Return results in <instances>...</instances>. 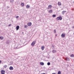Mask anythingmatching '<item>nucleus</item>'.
Here are the masks:
<instances>
[{
    "mask_svg": "<svg viewBox=\"0 0 74 74\" xmlns=\"http://www.w3.org/2000/svg\"><path fill=\"white\" fill-rule=\"evenodd\" d=\"M56 19L57 21H59V20H60V21H61V20H62V17L61 16H60L56 18Z\"/></svg>",
    "mask_w": 74,
    "mask_h": 74,
    "instance_id": "obj_1",
    "label": "nucleus"
},
{
    "mask_svg": "<svg viewBox=\"0 0 74 74\" xmlns=\"http://www.w3.org/2000/svg\"><path fill=\"white\" fill-rule=\"evenodd\" d=\"M36 41H33L31 43V45L32 46L34 47V45L36 44Z\"/></svg>",
    "mask_w": 74,
    "mask_h": 74,
    "instance_id": "obj_2",
    "label": "nucleus"
},
{
    "mask_svg": "<svg viewBox=\"0 0 74 74\" xmlns=\"http://www.w3.org/2000/svg\"><path fill=\"white\" fill-rule=\"evenodd\" d=\"M19 29V26L18 25L16 27V30H18Z\"/></svg>",
    "mask_w": 74,
    "mask_h": 74,
    "instance_id": "obj_3",
    "label": "nucleus"
},
{
    "mask_svg": "<svg viewBox=\"0 0 74 74\" xmlns=\"http://www.w3.org/2000/svg\"><path fill=\"white\" fill-rule=\"evenodd\" d=\"M9 69L10 70H14V68L12 66H11L9 67Z\"/></svg>",
    "mask_w": 74,
    "mask_h": 74,
    "instance_id": "obj_4",
    "label": "nucleus"
},
{
    "mask_svg": "<svg viewBox=\"0 0 74 74\" xmlns=\"http://www.w3.org/2000/svg\"><path fill=\"white\" fill-rule=\"evenodd\" d=\"M27 25L28 26H30L32 25V23H28Z\"/></svg>",
    "mask_w": 74,
    "mask_h": 74,
    "instance_id": "obj_5",
    "label": "nucleus"
},
{
    "mask_svg": "<svg viewBox=\"0 0 74 74\" xmlns=\"http://www.w3.org/2000/svg\"><path fill=\"white\" fill-rule=\"evenodd\" d=\"M61 36L63 38L65 37V34H62L61 35Z\"/></svg>",
    "mask_w": 74,
    "mask_h": 74,
    "instance_id": "obj_6",
    "label": "nucleus"
},
{
    "mask_svg": "<svg viewBox=\"0 0 74 74\" xmlns=\"http://www.w3.org/2000/svg\"><path fill=\"white\" fill-rule=\"evenodd\" d=\"M64 59L65 60H66V61H69L70 60V59L68 58H66Z\"/></svg>",
    "mask_w": 74,
    "mask_h": 74,
    "instance_id": "obj_7",
    "label": "nucleus"
},
{
    "mask_svg": "<svg viewBox=\"0 0 74 74\" xmlns=\"http://www.w3.org/2000/svg\"><path fill=\"white\" fill-rule=\"evenodd\" d=\"M30 5H26V8H30Z\"/></svg>",
    "mask_w": 74,
    "mask_h": 74,
    "instance_id": "obj_8",
    "label": "nucleus"
},
{
    "mask_svg": "<svg viewBox=\"0 0 74 74\" xmlns=\"http://www.w3.org/2000/svg\"><path fill=\"white\" fill-rule=\"evenodd\" d=\"M40 64L42 66H44V63L42 62H41L40 63Z\"/></svg>",
    "mask_w": 74,
    "mask_h": 74,
    "instance_id": "obj_9",
    "label": "nucleus"
},
{
    "mask_svg": "<svg viewBox=\"0 0 74 74\" xmlns=\"http://www.w3.org/2000/svg\"><path fill=\"white\" fill-rule=\"evenodd\" d=\"M58 5H62V3H61V2H59L58 3Z\"/></svg>",
    "mask_w": 74,
    "mask_h": 74,
    "instance_id": "obj_10",
    "label": "nucleus"
},
{
    "mask_svg": "<svg viewBox=\"0 0 74 74\" xmlns=\"http://www.w3.org/2000/svg\"><path fill=\"white\" fill-rule=\"evenodd\" d=\"M41 49L42 51H43L44 49V46H43L41 47Z\"/></svg>",
    "mask_w": 74,
    "mask_h": 74,
    "instance_id": "obj_11",
    "label": "nucleus"
},
{
    "mask_svg": "<svg viewBox=\"0 0 74 74\" xmlns=\"http://www.w3.org/2000/svg\"><path fill=\"white\" fill-rule=\"evenodd\" d=\"M51 8H52V5H49L48 9H49Z\"/></svg>",
    "mask_w": 74,
    "mask_h": 74,
    "instance_id": "obj_12",
    "label": "nucleus"
},
{
    "mask_svg": "<svg viewBox=\"0 0 74 74\" xmlns=\"http://www.w3.org/2000/svg\"><path fill=\"white\" fill-rule=\"evenodd\" d=\"M17 46V47H18V48H21V47L20 45L19 44Z\"/></svg>",
    "mask_w": 74,
    "mask_h": 74,
    "instance_id": "obj_13",
    "label": "nucleus"
},
{
    "mask_svg": "<svg viewBox=\"0 0 74 74\" xmlns=\"http://www.w3.org/2000/svg\"><path fill=\"white\" fill-rule=\"evenodd\" d=\"M13 63H14V62L12 61H11L10 62V65H12V64H13Z\"/></svg>",
    "mask_w": 74,
    "mask_h": 74,
    "instance_id": "obj_14",
    "label": "nucleus"
},
{
    "mask_svg": "<svg viewBox=\"0 0 74 74\" xmlns=\"http://www.w3.org/2000/svg\"><path fill=\"white\" fill-rule=\"evenodd\" d=\"M6 43L7 44H8L9 43H10V40H7Z\"/></svg>",
    "mask_w": 74,
    "mask_h": 74,
    "instance_id": "obj_15",
    "label": "nucleus"
},
{
    "mask_svg": "<svg viewBox=\"0 0 74 74\" xmlns=\"http://www.w3.org/2000/svg\"><path fill=\"white\" fill-rule=\"evenodd\" d=\"M52 12V10H49V13H51Z\"/></svg>",
    "mask_w": 74,
    "mask_h": 74,
    "instance_id": "obj_16",
    "label": "nucleus"
},
{
    "mask_svg": "<svg viewBox=\"0 0 74 74\" xmlns=\"http://www.w3.org/2000/svg\"><path fill=\"white\" fill-rule=\"evenodd\" d=\"M0 39H1V40H3V37L0 36Z\"/></svg>",
    "mask_w": 74,
    "mask_h": 74,
    "instance_id": "obj_17",
    "label": "nucleus"
},
{
    "mask_svg": "<svg viewBox=\"0 0 74 74\" xmlns=\"http://www.w3.org/2000/svg\"><path fill=\"white\" fill-rule=\"evenodd\" d=\"M56 52V51L55 50H53L52 51L53 53H55Z\"/></svg>",
    "mask_w": 74,
    "mask_h": 74,
    "instance_id": "obj_18",
    "label": "nucleus"
},
{
    "mask_svg": "<svg viewBox=\"0 0 74 74\" xmlns=\"http://www.w3.org/2000/svg\"><path fill=\"white\" fill-rule=\"evenodd\" d=\"M21 6L22 7L24 6V4L23 3H21Z\"/></svg>",
    "mask_w": 74,
    "mask_h": 74,
    "instance_id": "obj_19",
    "label": "nucleus"
},
{
    "mask_svg": "<svg viewBox=\"0 0 74 74\" xmlns=\"http://www.w3.org/2000/svg\"><path fill=\"white\" fill-rule=\"evenodd\" d=\"M58 74H61V72L59 71L58 73Z\"/></svg>",
    "mask_w": 74,
    "mask_h": 74,
    "instance_id": "obj_20",
    "label": "nucleus"
},
{
    "mask_svg": "<svg viewBox=\"0 0 74 74\" xmlns=\"http://www.w3.org/2000/svg\"><path fill=\"white\" fill-rule=\"evenodd\" d=\"M64 11H63L62 12V15H64Z\"/></svg>",
    "mask_w": 74,
    "mask_h": 74,
    "instance_id": "obj_21",
    "label": "nucleus"
},
{
    "mask_svg": "<svg viewBox=\"0 0 74 74\" xmlns=\"http://www.w3.org/2000/svg\"><path fill=\"white\" fill-rule=\"evenodd\" d=\"M47 65H48V66H49V65H50V64H51V63H50V62H48L47 63Z\"/></svg>",
    "mask_w": 74,
    "mask_h": 74,
    "instance_id": "obj_22",
    "label": "nucleus"
},
{
    "mask_svg": "<svg viewBox=\"0 0 74 74\" xmlns=\"http://www.w3.org/2000/svg\"><path fill=\"white\" fill-rule=\"evenodd\" d=\"M52 16H53V17L55 18V17H56V15L54 14V15H53Z\"/></svg>",
    "mask_w": 74,
    "mask_h": 74,
    "instance_id": "obj_23",
    "label": "nucleus"
},
{
    "mask_svg": "<svg viewBox=\"0 0 74 74\" xmlns=\"http://www.w3.org/2000/svg\"><path fill=\"white\" fill-rule=\"evenodd\" d=\"M4 68H7V65H5L4 66Z\"/></svg>",
    "mask_w": 74,
    "mask_h": 74,
    "instance_id": "obj_24",
    "label": "nucleus"
},
{
    "mask_svg": "<svg viewBox=\"0 0 74 74\" xmlns=\"http://www.w3.org/2000/svg\"><path fill=\"white\" fill-rule=\"evenodd\" d=\"M27 25H25L24 28H27Z\"/></svg>",
    "mask_w": 74,
    "mask_h": 74,
    "instance_id": "obj_25",
    "label": "nucleus"
},
{
    "mask_svg": "<svg viewBox=\"0 0 74 74\" xmlns=\"http://www.w3.org/2000/svg\"><path fill=\"white\" fill-rule=\"evenodd\" d=\"M71 57H72L73 58V57H74V55L73 54H72L71 56Z\"/></svg>",
    "mask_w": 74,
    "mask_h": 74,
    "instance_id": "obj_26",
    "label": "nucleus"
},
{
    "mask_svg": "<svg viewBox=\"0 0 74 74\" xmlns=\"http://www.w3.org/2000/svg\"><path fill=\"white\" fill-rule=\"evenodd\" d=\"M10 1L12 2V3H13V2H14V0H11Z\"/></svg>",
    "mask_w": 74,
    "mask_h": 74,
    "instance_id": "obj_27",
    "label": "nucleus"
},
{
    "mask_svg": "<svg viewBox=\"0 0 74 74\" xmlns=\"http://www.w3.org/2000/svg\"><path fill=\"white\" fill-rule=\"evenodd\" d=\"M54 33H56V29H55L54 31Z\"/></svg>",
    "mask_w": 74,
    "mask_h": 74,
    "instance_id": "obj_28",
    "label": "nucleus"
},
{
    "mask_svg": "<svg viewBox=\"0 0 74 74\" xmlns=\"http://www.w3.org/2000/svg\"><path fill=\"white\" fill-rule=\"evenodd\" d=\"M8 26H11V24H10V25L9 24V25H8Z\"/></svg>",
    "mask_w": 74,
    "mask_h": 74,
    "instance_id": "obj_29",
    "label": "nucleus"
},
{
    "mask_svg": "<svg viewBox=\"0 0 74 74\" xmlns=\"http://www.w3.org/2000/svg\"><path fill=\"white\" fill-rule=\"evenodd\" d=\"M16 18H19V16H17L16 17Z\"/></svg>",
    "mask_w": 74,
    "mask_h": 74,
    "instance_id": "obj_30",
    "label": "nucleus"
},
{
    "mask_svg": "<svg viewBox=\"0 0 74 74\" xmlns=\"http://www.w3.org/2000/svg\"><path fill=\"white\" fill-rule=\"evenodd\" d=\"M1 63V60H0V63Z\"/></svg>",
    "mask_w": 74,
    "mask_h": 74,
    "instance_id": "obj_31",
    "label": "nucleus"
},
{
    "mask_svg": "<svg viewBox=\"0 0 74 74\" xmlns=\"http://www.w3.org/2000/svg\"><path fill=\"white\" fill-rule=\"evenodd\" d=\"M56 74V73H53L52 74Z\"/></svg>",
    "mask_w": 74,
    "mask_h": 74,
    "instance_id": "obj_32",
    "label": "nucleus"
},
{
    "mask_svg": "<svg viewBox=\"0 0 74 74\" xmlns=\"http://www.w3.org/2000/svg\"><path fill=\"white\" fill-rule=\"evenodd\" d=\"M73 28H74V26H73V27H72Z\"/></svg>",
    "mask_w": 74,
    "mask_h": 74,
    "instance_id": "obj_33",
    "label": "nucleus"
},
{
    "mask_svg": "<svg viewBox=\"0 0 74 74\" xmlns=\"http://www.w3.org/2000/svg\"><path fill=\"white\" fill-rule=\"evenodd\" d=\"M64 12H66V11H64Z\"/></svg>",
    "mask_w": 74,
    "mask_h": 74,
    "instance_id": "obj_34",
    "label": "nucleus"
},
{
    "mask_svg": "<svg viewBox=\"0 0 74 74\" xmlns=\"http://www.w3.org/2000/svg\"><path fill=\"white\" fill-rule=\"evenodd\" d=\"M24 32H22V34H24Z\"/></svg>",
    "mask_w": 74,
    "mask_h": 74,
    "instance_id": "obj_35",
    "label": "nucleus"
},
{
    "mask_svg": "<svg viewBox=\"0 0 74 74\" xmlns=\"http://www.w3.org/2000/svg\"><path fill=\"white\" fill-rule=\"evenodd\" d=\"M55 36H57V34H56Z\"/></svg>",
    "mask_w": 74,
    "mask_h": 74,
    "instance_id": "obj_36",
    "label": "nucleus"
},
{
    "mask_svg": "<svg viewBox=\"0 0 74 74\" xmlns=\"http://www.w3.org/2000/svg\"><path fill=\"white\" fill-rule=\"evenodd\" d=\"M7 8H9V7L8 6V7H7Z\"/></svg>",
    "mask_w": 74,
    "mask_h": 74,
    "instance_id": "obj_37",
    "label": "nucleus"
}]
</instances>
